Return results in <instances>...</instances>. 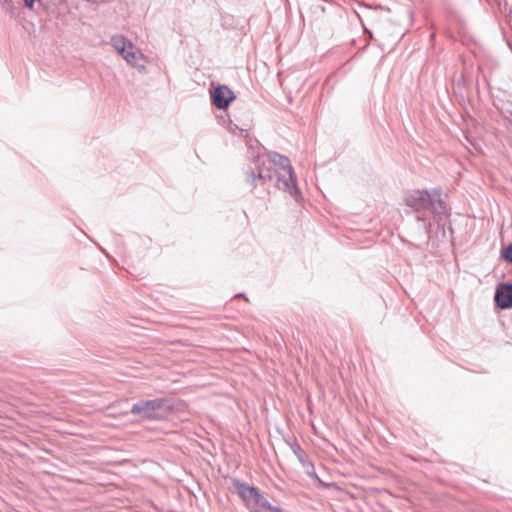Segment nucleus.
Instances as JSON below:
<instances>
[{
    "label": "nucleus",
    "instance_id": "obj_1",
    "mask_svg": "<svg viewBox=\"0 0 512 512\" xmlns=\"http://www.w3.org/2000/svg\"><path fill=\"white\" fill-rule=\"evenodd\" d=\"M246 182L252 187H264L275 178V185L293 198L300 196L296 176L289 158L277 152L257 154L245 172Z\"/></svg>",
    "mask_w": 512,
    "mask_h": 512
},
{
    "label": "nucleus",
    "instance_id": "obj_2",
    "mask_svg": "<svg viewBox=\"0 0 512 512\" xmlns=\"http://www.w3.org/2000/svg\"><path fill=\"white\" fill-rule=\"evenodd\" d=\"M172 408L166 398L139 400L131 407L130 413L144 420H160Z\"/></svg>",
    "mask_w": 512,
    "mask_h": 512
},
{
    "label": "nucleus",
    "instance_id": "obj_3",
    "mask_svg": "<svg viewBox=\"0 0 512 512\" xmlns=\"http://www.w3.org/2000/svg\"><path fill=\"white\" fill-rule=\"evenodd\" d=\"M405 204L417 213L416 220L421 223L422 228L427 229L429 224L426 221V212L431 205V191H412L405 197Z\"/></svg>",
    "mask_w": 512,
    "mask_h": 512
},
{
    "label": "nucleus",
    "instance_id": "obj_4",
    "mask_svg": "<svg viewBox=\"0 0 512 512\" xmlns=\"http://www.w3.org/2000/svg\"><path fill=\"white\" fill-rule=\"evenodd\" d=\"M211 103L220 110L229 107L230 103L235 100L234 92L226 85H218L210 91Z\"/></svg>",
    "mask_w": 512,
    "mask_h": 512
},
{
    "label": "nucleus",
    "instance_id": "obj_5",
    "mask_svg": "<svg viewBox=\"0 0 512 512\" xmlns=\"http://www.w3.org/2000/svg\"><path fill=\"white\" fill-rule=\"evenodd\" d=\"M494 300L496 306L501 309L512 308V284H503L495 292Z\"/></svg>",
    "mask_w": 512,
    "mask_h": 512
},
{
    "label": "nucleus",
    "instance_id": "obj_6",
    "mask_svg": "<svg viewBox=\"0 0 512 512\" xmlns=\"http://www.w3.org/2000/svg\"><path fill=\"white\" fill-rule=\"evenodd\" d=\"M427 212H431L438 219H442L446 216L447 208L444 201L441 199L440 190H431V205H429Z\"/></svg>",
    "mask_w": 512,
    "mask_h": 512
},
{
    "label": "nucleus",
    "instance_id": "obj_7",
    "mask_svg": "<svg viewBox=\"0 0 512 512\" xmlns=\"http://www.w3.org/2000/svg\"><path fill=\"white\" fill-rule=\"evenodd\" d=\"M129 65L136 68L140 73H146L147 67L145 64V57L141 52L135 51L134 48H129L127 52L121 56Z\"/></svg>",
    "mask_w": 512,
    "mask_h": 512
},
{
    "label": "nucleus",
    "instance_id": "obj_8",
    "mask_svg": "<svg viewBox=\"0 0 512 512\" xmlns=\"http://www.w3.org/2000/svg\"><path fill=\"white\" fill-rule=\"evenodd\" d=\"M233 485L236 488L239 496L246 502L248 506H251L259 494V491L248 484L241 482L238 479L233 481Z\"/></svg>",
    "mask_w": 512,
    "mask_h": 512
},
{
    "label": "nucleus",
    "instance_id": "obj_9",
    "mask_svg": "<svg viewBox=\"0 0 512 512\" xmlns=\"http://www.w3.org/2000/svg\"><path fill=\"white\" fill-rule=\"evenodd\" d=\"M111 46L119 55H124L129 48H134V44L123 35H113L110 38Z\"/></svg>",
    "mask_w": 512,
    "mask_h": 512
},
{
    "label": "nucleus",
    "instance_id": "obj_10",
    "mask_svg": "<svg viewBox=\"0 0 512 512\" xmlns=\"http://www.w3.org/2000/svg\"><path fill=\"white\" fill-rule=\"evenodd\" d=\"M250 507L255 509L257 512H268L273 506L263 495L259 493Z\"/></svg>",
    "mask_w": 512,
    "mask_h": 512
},
{
    "label": "nucleus",
    "instance_id": "obj_11",
    "mask_svg": "<svg viewBox=\"0 0 512 512\" xmlns=\"http://www.w3.org/2000/svg\"><path fill=\"white\" fill-rule=\"evenodd\" d=\"M503 258L512 264V243H510L502 252Z\"/></svg>",
    "mask_w": 512,
    "mask_h": 512
},
{
    "label": "nucleus",
    "instance_id": "obj_12",
    "mask_svg": "<svg viewBox=\"0 0 512 512\" xmlns=\"http://www.w3.org/2000/svg\"><path fill=\"white\" fill-rule=\"evenodd\" d=\"M24 1V4L27 8H32L33 7V4L36 0H23Z\"/></svg>",
    "mask_w": 512,
    "mask_h": 512
},
{
    "label": "nucleus",
    "instance_id": "obj_13",
    "mask_svg": "<svg viewBox=\"0 0 512 512\" xmlns=\"http://www.w3.org/2000/svg\"><path fill=\"white\" fill-rule=\"evenodd\" d=\"M309 466H310V468H311L312 472H310V471H308V470H307V474H308L309 476H312V475H313L315 478H317V476H316V474H315V472H314V466H313L311 463L309 464Z\"/></svg>",
    "mask_w": 512,
    "mask_h": 512
},
{
    "label": "nucleus",
    "instance_id": "obj_14",
    "mask_svg": "<svg viewBox=\"0 0 512 512\" xmlns=\"http://www.w3.org/2000/svg\"><path fill=\"white\" fill-rule=\"evenodd\" d=\"M268 512H282L278 507H272Z\"/></svg>",
    "mask_w": 512,
    "mask_h": 512
},
{
    "label": "nucleus",
    "instance_id": "obj_15",
    "mask_svg": "<svg viewBox=\"0 0 512 512\" xmlns=\"http://www.w3.org/2000/svg\"><path fill=\"white\" fill-rule=\"evenodd\" d=\"M236 296L238 297V295H236ZM240 296H241V297H245L243 293H240V294H239V297H240Z\"/></svg>",
    "mask_w": 512,
    "mask_h": 512
},
{
    "label": "nucleus",
    "instance_id": "obj_16",
    "mask_svg": "<svg viewBox=\"0 0 512 512\" xmlns=\"http://www.w3.org/2000/svg\"><path fill=\"white\" fill-rule=\"evenodd\" d=\"M3 2H4V3H7V2H8V0H3Z\"/></svg>",
    "mask_w": 512,
    "mask_h": 512
}]
</instances>
